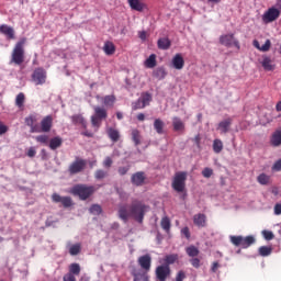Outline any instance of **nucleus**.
<instances>
[{
  "instance_id": "f257e3e1",
  "label": "nucleus",
  "mask_w": 281,
  "mask_h": 281,
  "mask_svg": "<svg viewBox=\"0 0 281 281\" xmlns=\"http://www.w3.org/2000/svg\"><path fill=\"white\" fill-rule=\"evenodd\" d=\"M150 210V206L142 200H133L130 207L128 204L119 205L117 216L123 223H128V218L132 217L136 223H144V216Z\"/></svg>"
},
{
  "instance_id": "f03ea898",
  "label": "nucleus",
  "mask_w": 281,
  "mask_h": 281,
  "mask_svg": "<svg viewBox=\"0 0 281 281\" xmlns=\"http://www.w3.org/2000/svg\"><path fill=\"white\" fill-rule=\"evenodd\" d=\"M25 43H27L25 37L15 43L11 53V64L21 66L22 63H25Z\"/></svg>"
},
{
  "instance_id": "7ed1b4c3",
  "label": "nucleus",
  "mask_w": 281,
  "mask_h": 281,
  "mask_svg": "<svg viewBox=\"0 0 281 281\" xmlns=\"http://www.w3.org/2000/svg\"><path fill=\"white\" fill-rule=\"evenodd\" d=\"M95 192V187L87 184H75L70 189V194L79 196L80 201H87Z\"/></svg>"
},
{
  "instance_id": "20e7f679",
  "label": "nucleus",
  "mask_w": 281,
  "mask_h": 281,
  "mask_svg": "<svg viewBox=\"0 0 281 281\" xmlns=\"http://www.w3.org/2000/svg\"><path fill=\"white\" fill-rule=\"evenodd\" d=\"M229 240L232 245H234L235 247H241V249H249L251 245L256 244V237H254L252 235H248L246 237H243L240 235L239 236L232 235L229 237Z\"/></svg>"
},
{
  "instance_id": "39448f33",
  "label": "nucleus",
  "mask_w": 281,
  "mask_h": 281,
  "mask_svg": "<svg viewBox=\"0 0 281 281\" xmlns=\"http://www.w3.org/2000/svg\"><path fill=\"white\" fill-rule=\"evenodd\" d=\"M186 181H188V172L179 171L176 172L172 181V189L176 192H183L186 190Z\"/></svg>"
},
{
  "instance_id": "423d86ee",
  "label": "nucleus",
  "mask_w": 281,
  "mask_h": 281,
  "mask_svg": "<svg viewBox=\"0 0 281 281\" xmlns=\"http://www.w3.org/2000/svg\"><path fill=\"white\" fill-rule=\"evenodd\" d=\"M85 168H87V160L76 157V159L69 165L68 172L69 175H80Z\"/></svg>"
},
{
  "instance_id": "0eeeda50",
  "label": "nucleus",
  "mask_w": 281,
  "mask_h": 281,
  "mask_svg": "<svg viewBox=\"0 0 281 281\" xmlns=\"http://www.w3.org/2000/svg\"><path fill=\"white\" fill-rule=\"evenodd\" d=\"M34 85H45L47 82V71L43 67L35 68L31 75Z\"/></svg>"
},
{
  "instance_id": "6e6552de",
  "label": "nucleus",
  "mask_w": 281,
  "mask_h": 281,
  "mask_svg": "<svg viewBox=\"0 0 281 281\" xmlns=\"http://www.w3.org/2000/svg\"><path fill=\"white\" fill-rule=\"evenodd\" d=\"M280 19V11L276 7L269 8L262 15V22L267 25L269 23H273V21H278Z\"/></svg>"
},
{
  "instance_id": "1a4fd4ad",
  "label": "nucleus",
  "mask_w": 281,
  "mask_h": 281,
  "mask_svg": "<svg viewBox=\"0 0 281 281\" xmlns=\"http://www.w3.org/2000/svg\"><path fill=\"white\" fill-rule=\"evenodd\" d=\"M220 43L221 45H224V47H236L237 49H240V42L234 38V34L220 36Z\"/></svg>"
},
{
  "instance_id": "9d476101",
  "label": "nucleus",
  "mask_w": 281,
  "mask_h": 281,
  "mask_svg": "<svg viewBox=\"0 0 281 281\" xmlns=\"http://www.w3.org/2000/svg\"><path fill=\"white\" fill-rule=\"evenodd\" d=\"M52 126H54V116L46 115L42 119L38 125V131L40 133H49V131H52Z\"/></svg>"
},
{
  "instance_id": "9b49d317",
  "label": "nucleus",
  "mask_w": 281,
  "mask_h": 281,
  "mask_svg": "<svg viewBox=\"0 0 281 281\" xmlns=\"http://www.w3.org/2000/svg\"><path fill=\"white\" fill-rule=\"evenodd\" d=\"M52 201L53 203H61L63 207H71L74 205V200L71 196H61L58 193H53L52 194Z\"/></svg>"
},
{
  "instance_id": "f8f14e48",
  "label": "nucleus",
  "mask_w": 281,
  "mask_h": 281,
  "mask_svg": "<svg viewBox=\"0 0 281 281\" xmlns=\"http://www.w3.org/2000/svg\"><path fill=\"white\" fill-rule=\"evenodd\" d=\"M138 265L140 269H143L142 271H144V273H147L148 271H150V267L153 265V257H150L149 254L140 256L138 258Z\"/></svg>"
},
{
  "instance_id": "ddd939ff",
  "label": "nucleus",
  "mask_w": 281,
  "mask_h": 281,
  "mask_svg": "<svg viewBox=\"0 0 281 281\" xmlns=\"http://www.w3.org/2000/svg\"><path fill=\"white\" fill-rule=\"evenodd\" d=\"M168 276H170V266H158L156 268V278L159 281H165L168 279Z\"/></svg>"
},
{
  "instance_id": "4468645a",
  "label": "nucleus",
  "mask_w": 281,
  "mask_h": 281,
  "mask_svg": "<svg viewBox=\"0 0 281 281\" xmlns=\"http://www.w3.org/2000/svg\"><path fill=\"white\" fill-rule=\"evenodd\" d=\"M24 122L26 126H29L30 133H41V130H38V124H34L35 122H38V119L35 114H31L24 119Z\"/></svg>"
},
{
  "instance_id": "2eb2a0df",
  "label": "nucleus",
  "mask_w": 281,
  "mask_h": 281,
  "mask_svg": "<svg viewBox=\"0 0 281 281\" xmlns=\"http://www.w3.org/2000/svg\"><path fill=\"white\" fill-rule=\"evenodd\" d=\"M131 276H133L134 281H150L148 273L137 268L132 269Z\"/></svg>"
},
{
  "instance_id": "dca6fc26",
  "label": "nucleus",
  "mask_w": 281,
  "mask_h": 281,
  "mask_svg": "<svg viewBox=\"0 0 281 281\" xmlns=\"http://www.w3.org/2000/svg\"><path fill=\"white\" fill-rule=\"evenodd\" d=\"M146 181V173L144 171H138L132 175L131 182L133 186H142Z\"/></svg>"
},
{
  "instance_id": "f3484780",
  "label": "nucleus",
  "mask_w": 281,
  "mask_h": 281,
  "mask_svg": "<svg viewBox=\"0 0 281 281\" xmlns=\"http://www.w3.org/2000/svg\"><path fill=\"white\" fill-rule=\"evenodd\" d=\"M232 127V119H225L220 122L217 125V131H220L221 135H225L229 133V128Z\"/></svg>"
},
{
  "instance_id": "a211bd4d",
  "label": "nucleus",
  "mask_w": 281,
  "mask_h": 281,
  "mask_svg": "<svg viewBox=\"0 0 281 281\" xmlns=\"http://www.w3.org/2000/svg\"><path fill=\"white\" fill-rule=\"evenodd\" d=\"M171 63H172L173 69L181 70L183 69V67H186V60L183 59V56L181 54H176Z\"/></svg>"
},
{
  "instance_id": "6ab92c4d",
  "label": "nucleus",
  "mask_w": 281,
  "mask_h": 281,
  "mask_svg": "<svg viewBox=\"0 0 281 281\" xmlns=\"http://www.w3.org/2000/svg\"><path fill=\"white\" fill-rule=\"evenodd\" d=\"M0 33L7 36L9 41H14V29L12 26H8L7 24L0 25Z\"/></svg>"
},
{
  "instance_id": "aec40b11",
  "label": "nucleus",
  "mask_w": 281,
  "mask_h": 281,
  "mask_svg": "<svg viewBox=\"0 0 281 281\" xmlns=\"http://www.w3.org/2000/svg\"><path fill=\"white\" fill-rule=\"evenodd\" d=\"M193 223L196 227H205L207 225V216L203 213L195 214L193 216Z\"/></svg>"
},
{
  "instance_id": "412c9836",
  "label": "nucleus",
  "mask_w": 281,
  "mask_h": 281,
  "mask_svg": "<svg viewBox=\"0 0 281 281\" xmlns=\"http://www.w3.org/2000/svg\"><path fill=\"white\" fill-rule=\"evenodd\" d=\"M70 120L76 126L79 125L82 126V128H87V120H85V116H82V114H75L70 116Z\"/></svg>"
},
{
  "instance_id": "4be33fe9",
  "label": "nucleus",
  "mask_w": 281,
  "mask_h": 281,
  "mask_svg": "<svg viewBox=\"0 0 281 281\" xmlns=\"http://www.w3.org/2000/svg\"><path fill=\"white\" fill-rule=\"evenodd\" d=\"M60 146H63V137L55 136L49 139L48 148H50V150H57V148H60Z\"/></svg>"
},
{
  "instance_id": "5701e85b",
  "label": "nucleus",
  "mask_w": 281,
  "mask_h": 281,
  "mask_svg": "<svg viewBox=\"0 0 281 281\" xmlns=\"http://www.w3.org/2000/svg\"><path fill=\"white\" fill-rule=\"evenodd\" d=\"M108 137L113 142L114 144L120 142V131L113 127H109L106 130Z\"/></svg>"
},
{
  "instance_id": "b1692460",
  "label": "nucleus",
  "mask_w": 281,
  "mask_h": 281,
  "mask_svg": "<svg viewBox=\"0 0 281 281\" xmlns=\"http://www.w3.org/2000/svg\"><path fill=\"white\" fill-rule=\"evenodd\" d=\"M261 66L266 71H273V69H276V65L273 60H271L270 57H267V56L263 57L261 61Z\"/></svg>"
},
{
  "instance_id": "393cba45",
  "label": "nucleus",
  "mask_w": 281,
  "mask_h": 281,
  "mask_svg": "<svg viewBox=\"0 0 281 281\" xmlns=\"http://www.w3.org/2000/svg\"><path fill=\"white\" fill-rule=\"evenodd\" d=\"M172 45V42L168 37H161L157 42L158 49H170V46Z\"/></svg>"
},
{
  "instance_id": "a878e982",
  "label": "nucleus",
  "mask_w": 281,
  "mask_h": 281,
  "mask_svg": "<svg viewBox=\"0 0 281 281\" xmlns=\"http://www.w3.org/2000/svg\"><path fill=\"white\" fill-rule=\"evenodd\" d=\"M127 3L132 10H136V12L144 11V3L139 0H127Z\"/></svg>"
},
{
  "instance_id": "bb28decb",
  "label": "nucleus",
  "mask_w": 281,
  "mask_h": 281,
  "mask_svg": "<svg viewBox=\"0 0 281 281\" xmlns=\"http://www.w3.org/2000/svg\"><path fill=\"white\" fill-rule=\"evenodd\" d=\"M103 52L106 56H113L115 54V44L113 42H105L103 45Z\"/></svg>"
},
{
  "instance_id": "cd10ccee",
  "label": "nucleus",
  "mask_w": 281,
  "mask_h": 281,
  "mask_svg": "<svg viewBox=\"0 0 281 281\" xmlns=\"http://www.w3.org/2000/svg\"><path fill=\"white\" fill-rule=\"evenodd\" d=\"M94 116L99 117V120H106V117H109V113L104 108L94 106Z\"/></svg>"
},
{
  "instance_id": "c85d7f7f",
  "label": "nucleus",
  "mask_w": 281,
  "mask_h": 281,
  "mask_svg": "<svg viewBox=\"0 0 281 281\" xmlns=\"http://www.w3.org/2000/svg\"><path fill=\"white\" fill-rule=\"evenodd\" d=\"M166 76H168V72H166V68L164 67H158L153 71V77L157 80H164Z\"/></svg>"
},
{
  "instance_id": "c756f323",
  "label": "nucleus",
  "mask_w": 281,
  "mask_h": 281,
  "mask_svg": "<svg viewBox=\"0 0 281 281\" xmlns=\"http://www.w3.org/2000/svg\"><path fill=\"white\" fill-rule=\"evenodd\" d=\"M145 67H147V69H154V67H157V55L151 54V55L145 60Z\"/></svg>"
},
{
  "instance_id": "7c9ffc66",
  "label": "nucleus",
  "mask_w": 281,
  "mask_h": 281,
  "mask_svg": "<svg viewBox=\"0 0 281 281\" xmlns=\"http://www.w3.org/2000/svg\"><path fill=\"white\" fill-rule=\"evenodd\" d=\"M172 126H173V131L176 132L186 131V124H183L181 122V119L177 116L172 119Z\"/></svg>"
},
{
  "instance_id": "2f4dec72",
  "label": "nucleus",
  "mask_w": 281,
  "mask_h": 281,
  "mask_svg": "<svg viewBox=\"0 0 281 281\" xmlns=\"http://www.w3.org/2000/svg\"><path fill=\"white\" fill-rule=\"evenodd\" d=\"M164 126H166V124L161 119H156L154 121V128L158 135H164Z\"/></svg>"
},
{
  "instance_id": "473e14b6",
  "label": "nucleus",
  "mask_w": 281,
  "mask_h": 281,
  "mask_svg": "<svg viewBox=\"0 0 281 281\" xmlns=\"http://www.w3.org/2000/svg\"><path fill=\"white\" fill-rule=\"evenodd\" d=\"M138 99H140L144 106H149L153 102V95L149 92H143Z\"/></svg>"
},
{
  "instance_id": "72a5a7b5",
  "label": "nucleus",
  "mask_w": 281,
  "mask_h": 281,
  "mask_svg": "<svg viewBox=\"0 0 281 281\" xmlns=\"http://www.w3.org/2000/svg\"><path fill=\"white\" fill-rule=\"evenodd\" d=\"M186 254L190 258H196V256H199L200 251H199V248L196 246L191 245V246L186 248Z\"/></svg>"
},
{
  "instance_id": "f704fd0d",
  "label": "nucleus",
  "mask_w": 281,
  "mask_h": 281,
  "mask_svg": "<svg viewBox=\"0 0 281 281\" xmlns=\"http://www.w3.org/2000/svg\"><path fill=\"white\" fill-rule=\"evenodd\" d=\"M178 260H179V255L177 254L167 255L165 257V266L169 267V265H175Z\"/></svg>"
},
{
  "instance_id": "c9c22d12",
  "label": "nucleus",
  "mask_w": 281,
  "mask_h": 281,
  "mask_svg": "<svg viewBox=\"0 0 281 281\" xmlns=\"http://www.w3.org/2000/svg\"><path fill=\"white\" fill-rule=\"evenodd\" d=\"M132 140L134 142L135 146H139V144H142V135L139 134V130H132Z\"/></svg>"
},
{
  "instance_id": "e433bc0d",
  "label": "nucleus",
  "mask_w": 281,
  "mask_h": 281,
  "mask_svg": "<svg viewBox=\"0 0 281 281\" xmlns=\"http://www.w3.org/2000/svg\"><path fill=\"white\" fill-rule=\"evenodd\" d=\"M271 144L273 146H281V131H276L271 137Z\"/></svg>"
},
{
  "instance_id": "4c0bfd02",
  "label": "nucleus",
  "mask_w": 281,
  "mask_h": 281,
  "mask_svg": "<svg viewBox=\"0 0 281 281\" xmlns=\"http://www.w3.org/2000/svg\"><path fill=\"white\" fill-rule=\"evenodd\" d=\"M24 104H25V93L20 92V93L15 97V105H16L19 109H23Z\"/></svg>"
},
{
  "instance_id": "58836bf2",
  "label": "nucleus",
  "mask_w": 281,
  "mask_h": 281,
  "mask_svg": "<svg viewBox=\"0 0 281 281\" xmlns=\"http://www.w3.org/2000/svg\"><path fill=\"white\" fill-rule=\"evenodd\" d=\"M89 212L93 214V216H100V214H102V206H100V204H92Z\"/></svg>"
},
{
  "instance_id": "ea45409f",
  "label": "nucleus",
  "mask_w": 281,
  "mask_h": 281,
  "mask_svg": "<svg viewBox=\"0 0 281 281\" xmlns=\"http://www.w3.org/2000/svg\"><path fill=\"white\" fill-rule=\"evenodd\" d=\"M213 150L218 155V153L223 151V140L216 138L213 142Z\"/></svg>"
},
{
  "instance_id": "a19ab883",
  "label": "nucleus",
  "mask_w": 281,
  "mask_h": 281,
  "mask_svg": "<svg viewBox=\"0 0 281 281\" xmlns=\"http://www.w3.org/2000/svg\"><path fill=\"white\" fill-rule=\"evenodd\" d=\"M81 250H82V246L80 244H75L69 247L70 256H78V254H80Z\"/></svg>"
},
{
  "instance_id": "79ce46f5",
  "label": "nucleus",
  "mask_w": 281,
  "mask_h": 281,
  "mask_svg": "<svg viewBox=\"0 0 281 281\" xmlns=\"http://www.w3.org/2000/svg\"><path fill=\"white\" fill-rule=\"evenodd\" d=\"M69 273H71V276H80V265L71 263L69 266Z\"/></svg>"
},
{
  "instance_id": "37998d69",
  "label": "nucleus",
  "mask_w": 281,
  "mask_h": 281,
  "mask_svg": "<svg viewBox=\"0 0 281 281\" xmlns=\"http://www.w3.org/2000/svg\"><path fill=\"white\" fill-rule=\"evenodd\" d=\"M103 104L105 106H113L115 104V95H105L103 98Z\"/></svg>"
},
{
  "instance_id": "c03bdc74",
  "label": "nucleus",
  "mask_w": 281,
  "mask_h": 281,
  "mask_svg": "<svg viewBox=\"0 0 281 281\" xmlns=\"http://www.w3.org/2000/svg\"><path fill=\"white\" fill-rule=\"evenodd\" d=\"M160 225H161L162 229H165V232H167V234L170 233V218L162 217Z\"/></svg>"
},
{
  "instance_id": "a18cd8bd",
  "label": "nucleus",
  "mask_w": 281,
  "mask_h": 281,
  "mask_svg": "<svg viewBox=\"0 0 281 281\" xmlns=\"http://www.w3.org/2000/svg\"><path fill=\"white\" fill-rule=\"evenodd\" d=\"M35 140L38 144H44L45 146H47V144H49V136L42 134L35 137Z\"/></svg>"
},
{
  "instance_id": "49530a36",
  "label": "nucleus",
  "mask_w": 281,
  "mask_h": 281,
  "mask_svg": "<svg viewBox=\"0 0 281 281\" xmlns=\"http://www.w3.org/2000/svg\"><path fill=\"white\" fill-rule=\"evenodd\" d=\"M269 176L266 173H261L257 177V181L260 183V186H267L269 183Z\"/></svg>"
},
{
  "instance_id": "de8ad7c7",
  "label": "nucleus",
  "mask_w": 281,
  "mask_h": 281,
  "mask_svg": "<svg viewBox=\"0 0 281 281\" xmlns=\"http://www.w3.org/2000/svg\"><path fill=\"white\" fill-rule=\"evenodd\" d=\"M271 247L269 246H261L259 248V255H261L262 257H267V256H271Z\"/></svg>"
},
{
  "instance_id": "09e8293b",
  "label": "nucleus",
  "mask_w": 281,
  "mask_h": 281,
  "mask_svg": "<svg viewBox=\"0 0 281 281\" xmlns=\"http://www.w3.org/2000/svg\"><path fill=\"white\" fill-rule=\"evenodd\" d=\"M106 177H109V172L104 171L102 169H99L94 172V178L100 180V179H106Z\"/></svg>"
},
{
  "instance_id": "8fccbe9b",
  "label": "nucleus",
  "mask_w": 281,
  "mask_h": 281,
  "mask_svg": "<svg viewBox=\"0 0 281 281\" xmlns=\"http://www.w3.org/2000/svg\"><path fill=\"white\" fill-rule=\"evenodd\" d=\"M91 124L94 128H100V126H102V120L99 119L98 116L95 115H92L91 116Z\"/></svg>"
},
{
  "instance_id": "3c124183",
  "label": "nucleus",
  "mask_w": 281,
  "mask_h": 281,
  "mask_svg": "<svg viewBox=\"0 0 281 281\" xmlns=\"http://www.w3.org/2000/svg\"><path fill=\"white\" fill-rule=\"evenodd\" d=\"M212 175H214V170L210 167H205L202 170V176L204 177V179H210V177H212Z\"/></svg>"
},
{
  "instance_id": "603ef678",
  "label": "nucleus",
  "mask_w": 281,
  "mask_h": 281,
  "mask_svg": "<svg viewBox=\"0 0 281 281\" xmlns=\"http://www.w3.org/2000/svg\"><path fill=\"white\" fill-rule=\"evenodd\" d=\"M262 235L266 240H273V238H274L273 232H271V231H263Z\"/></svg>"
},
{
  "instance_id": "864d4df0",
  "label": "nucleus",
  "mask_w": 281,
  "mask_h": 281,
  "mask_svg": "<svg viewBox=\"0 0 281 281\" xmlns=\"http://www.w3.org/2000/svg\"><path fill=\"white\" fill-rule=\"evenodd\" d=\"M139 109H146V106L144 105V103L140 101V99H138L134 104H133V110L137 111Z\"/></svg>"
},
{
  "instance_id": "5fc2aeb1",
  "label": "nucleus",
  "mask_w": 281,
  "mask_h": 281,
  "mask_svg": "<svg viewBox=\"0 0 281 281\" xmlns=\"http://www.w3.org/2000/svg\"><path fill=\"white\" fill-rule=\"evenodd\" d=\"M271 49V40H267L261 46L260 52H269Z\"/></svg>"
},
{
  "instance_id": "6e6d98bb",
  "label": "nucleus",
  "mask_w": 281,
  "mask_h": 281,
  "mask_svg": "<svg viewBox=\"0 0 281 281\" xmlns=\"http://www.w3.org/2000/svg\"><path fill=\"white\" fill-rule=\"evenodd\" d=\"M190 262L194 269H199L201 267V260L199 258H193L190 260Z\"/></svg>"
},
{
  "instance_id": "4d7b16f0",
  "label": "nucleus",
  "mask_w": 281,
  "mask_h": 281,
  "mask_svg": "<svg viewBox=\"0 0 281 281\" xmlns=\"http://www.w3.org/2000/svg\"><path fill=\"white\" fill-rule=\"evenodd\" d=\"M111 166H113V159H111V157L108 156L103 161V167L111 168Z\"/></svg>"
},
{
  "instance_id": "13d9d810",
  "label": "nucleus",
  "mask_w": 281,
  "mask_h": 281,
  "mask_svg": "<svg viewBox=\"0 0 281 281\" xmlns=\"http://www.w3.org/2000/svg\"><path fill=\"white\" fill-rule=\"evenodd\" d=\"M181 234H182V236H184L188 240H190V228L188 227V226H186V227H183L182 229H181Z\"/></svg>"
},
{
  "instance_id": "bf43d9fd",
  "label": "nucleus",
  "mask_w": 281,
  "mask_h": 281,
  "mask_svg": "<svg viewBox=\"0 0 281 281\" xmlns=\"http://www.w3.org/2000/svg\"><path fill=\"white\" fill-rule=\"evenodd\" d=\"M272 170H276V172H281V159L274 162V165L272 166Z\"/></svg>"
},
{
  "instance_id": "052dcab7",
  "label": "nucleus",
  "mask_w": 281,
  "mask_h": 281,
  "mask_svg": "<svg viewBox=\"0 0 281 281\" xmlns=\"http://www.w3.org/2000/svg\"><path fill=\"white\" fill-rule=\"evenodd\" d=\"M186 278V272L183 270H180L176 276V281H183Z\"/></svg>"
},
{
  "instance_id": "680f3d73",
  "label": "nucleus",
  "mask_w": 281,
  "mask_h": 281,
  "mask_svg": "<svg viewBox=\"0 0 281 281\" xmlns=\"http://www.w3.org/2000/svg\"><path fill=\"white\" fill-rule=\"evenodd\" d=\"M220 268H221V263H218V261L213 262L211 267L212 273H216V271H218Z\"/></svg>"
},
{
  "instance_id": "e2e57ef3",
  "label": "nucleus",
  "mask_w": 281,
  "mask_h": 281,
  "mask_svg": "<svg viewBox=\"0 0 281 281\" xmlns=\"http://www.w3.org/2000/svg\"><path fill=\"white\" fill-rule=\"evenodd\" d=\"M8 133V126L0 121V135H5Z\"/></svg>"
},
{
  "instance_id": "0e129e2a",
  "label": "nucleus",
  "mask_w": 281,
  "mask_h": 281,
  "mask_svg": "<svg viewBox=\"0 0 281 281\" xmlns=\"http://www.w3.org/2000/svg\"><path fill=\"white\" fill-rule=\"evenodd\" d=\"M128 170H130L128 167H120L119 175H121V177H124V175H126L128 172Z\"/></svg>"
},
{
  "instance_id": "69168bd1",
  "label": "nucleus",
  "mask_w": 281,
  "mask_h": 281,
  "mask_svg": "<svg viewBox=\"0 0 281 281\" xmlns=\"http://www.w3.org/2000/svg\"><path fill=\"white\" fill-rule=\"evenodd\" d=\"M64 281H76V277L71 273H67L64 276Z\"/></svg>"
},
{
  "instance_id": "338daca9",
  "label": "nucleus",
  "mask_w": 281,
  "mask_h": 281,
  "mask_svg": "<svg viewBox=\"0 0 281 281\" xmlns=\"http://www.w3.org/2000/svg\"><path fill=\"white\" fill-rule=\"evenodd\" d=\"M274 214H276V216H280V214H281V204L280 203H277L274 205Z\"/></svg>"
},
{
  "instance_id": "774afa93",
  "label": "nucleus",
  "mask_w": 281,
  "mask_h": 281,
  "mask_svg": "<svg viewBox=\"0 0 281 281\" xmlns=\"http://www.w3.org/2000/svg\"><path fill=\"white\" fill-rule=\"evenodd\" d=\"M27 157H36V149H34V147L27 150Z\"/></svg>"
}]
</instances>
